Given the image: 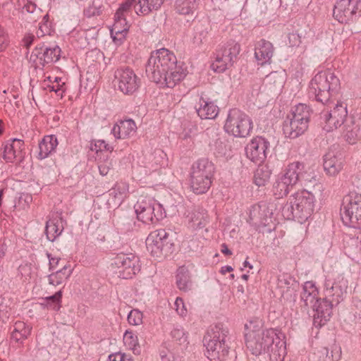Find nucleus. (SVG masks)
I'll use <instances>...</instances> for the list:
<instances>
[{"label": "nucleus", "mask_w": 361, "mask_h": 361, "mask_svg": "<svg viewBox=\"0 0 361 361\" xmlns=\"http://www.w3.org/2000/svg\"><path fill=\"white\" fill-rule=\"evenodd\" d=\"M176 312L181 317H185L188 314L186 306L181 298H177L174 302Z\"/></svg>", "instance_id": "obj_55"}, {"label": "nucleus", "mask_w": 361, "mask_h": 361, "mask_svg": "<svg viewBox=\"0 0 361 361\" xmlns=\"http://www.w3.org/2000/svg\"><path fill=\"white\" fill-rule=\"evenodd\" d=\"M109 361H133L129 356L121 353H116L109 355Z\"/></svg>", "instance_id": "obj_59"}, {"label": "nucleus", "mask_w": 361, "mask_h": 361, "mask_svg": "<svg viewBox=\"0 0 361 361\" xmlns=\"http://www.w3.org/2000/svg\"><path fill=\"white\" fill-rule=\"evenodd\" d=\"M164 0H138L134 6L135 13L139 16H147L153 11L158 10Z\"/></svg>", "instance_id": "obj_31"}, {"label": "nucleus", "mask_w": 361, "mask_h": 361, "mask_svg": "<svg viewBox=\"0 0 361 361\" xmlns=\"http://www.w3.org/2000/svg\"><path fill=\"white\" fill-rule=\"evenodd\" d=\"M129 193V185L126 182L119 181L109 190V201L114 205L120 206L127 198Z\"/></svg>", "instance_id": "obj_27"}, {"label": "nucleus", "mask_w": 361, "mask_h": 361, "mask_svg": "<svg viewBox=\"0 0 361 361\" xmlns=\"http://www.w3.org/2000/svg\"><path fill=\"white\" fill-rule=\"evenodd\" d=\"M64 82L61 83H56L53 84L52 85L49 86L50 90L55 92L58 96H60L61 97H63V93L64 92L63 89Z\"/></svg>", "instance_id": "obj_62"}, {"label": "nucleus", "mask_w": 361, "mask_h": 361, "mask_svg": "<svg viewBox=\"0 0 361 361\" xmlns=\"http://www.w3.org/2000/svg\"><path fill=\"white\" fill-rule=\"evenodd\" d=\"M19 5L22 6V13L32 15L29 19L37 21L42 16V10L37 8L32 0H18Z\"/></svg>", "instance_id": "obj_38"}, {"label": "nucleus", "mask_w": 361, "mask_h": 361, "mask_svg": "<svg viewBox=\"0 0 361 361\" xmlns=\"http://www.w3.org/2000/svg\"><path fill=\"white\" fill-rule=\"evenodd\" d=\"M293 187L281 176L273 185V192L277 198L286 197Z\"/></svg>", "instance_id": "obj_40"}, {"label": "nucleus", "mask_w": 361, "mask_h": 361, "mask_svg": "<svg viewBox=\"0 0 361 361\" xmlns=\"http://www.w3.org/2000/svg\"><path fill=\"white\" fill-rule=\"evenodd\" d=\"M274 47L272 44L265 39L257 42L255 49V57L259 65H264L271 61L273 56Z\"/></svg>", "instance_id": "obj_25"}, {"label": "nucleus", "mask_w": 361, "mask_h": 361, "mask_svg": "<svg viewBox=\"0 0 361 361\" xmlns=\"http://www.w3.org/2000/svg\"><path fill=\"white\" fill-rule=\"evenodd\" d=\"M9 144L12 145L15 147L16 150L20 154L23 149L24 142L20 139L14 138Z\"/></svg>", "instance_id": "obj_64"}, {"label": "nucleus", "mask_w": 361, "mask_h": 361, "mask_svg": "<svg viewBox=\"0 0 361 361\" xmlns=\"http://www.w3.org/2000/svg\"><path fill=\"white\" fill-rule=\"evenodd\" d=\"M135 0H127L126 2L123 3L118 10L116 12V17L118 18L119 16L126 17V13L130 11L133 1Z\"/></svg>", "instance_id": "obj_53"}, {"label": "nucleus", "mask_w": 361, "mask_h": 361, "mask_svg": "<svg viewBox=\"0 0 361 361\" xmlns=\"http://www.w3.org/2000/svg\"><path fill=\"white\" fill-rule=\"evenodd\" d=\"M19 154L20 153L16 150L12 145L9 143L5 145L3 152V158L7 162H13Z\"/></svg>", "instance_id": "obj_49"}, {"label": "nucleus", "mask_w": 361, "mask_h": 361, "mask_svg": "<svg viewBox=\"0 0 361 361\" xmlns=\"http://www.w3.org/2000/svg\"><path fill=\"white\" fill-rule=\"evenodd\" d=\"M266 85H269L270 88H280L283 83V79L281 75L277 72L271 73L266 77Z\"/></svg>", "instance_id": "obj_47"}, {"label": "nucleus", "mask_w": 361, "mask_h": 361, "mask_svg": "<svg viewBox=\"0 0 361 361\" xmlns=\"http://www.w3.org/2000/svg\"><path fill=\"white\" fill-rule=\"evenodd\" d=\"M247 348L253 355L266 353L269 361H283L286 355L285 335L277 329H257L245 335Z\"/></svg>", "instance_id": "obj_2"}, {"label": "nucleus", "mask_w": 361, "mask_h": 361, "mask_svg": "<svg viewBox=\"0 0 361 361\" xmlns=\"http://www.w3.org/2000/svg\"><path fill=\"white\" fill-rule=\"evenodd\" d=\"M9 37L6 30L0 26V52L4 51L9 44Z\"/></svg>", "instance_id": "obj_54"}, {"label": "nucleus", "mask_w": 361, "mask_h": 361, "mask_svg": "<svg viewBox=\"0 0 361 361\" xmlns=\"http://www.w3.org/2000/svg\"><path fill=\"white\" fill-rule=\"evenodd\" d=\"M171 336L180 345L185 347L188 344V334L181 326H173L171 331Z\"/></svg>", "instance_id": "obj_45"}, {"label": "nucleus", "mask_w": 361, "mask_h": 361, "mask_svg": "<svg viewBox=\"0 0 361 361\" xmlns=\"http://www.w3.org/2000/svg\"><path fill=\"white\" fill-rule=\"evenodd\" d=\"M116 161L111 158H106L98 164V169L100 175L102 176L108 175L111 171L114 170Z\"/></svg>", "instance_id": "obj_48"}, {"label": "nucleus", "mask_w": 361, "mask_h": 361, "mask_svg": "<svg viewBox=\"0 0 361 361\" xmlns=\"http://www.w3.org/2000/svg\"><path fill=\"white\" fill-rule=\"evenodd\" d=\"M348 282L342 275H338L334 281L327 279L324 283L325 298L336 305L339 304L346 294Z\"/></svg>", "instance_id": "obj_16"}, {"label": "nucleus", "mask_w": 361, "mask_h": 361, "mask_svg": "<svg viewBox=\"0 0 361 361\" xmlns=\"http://www.w3.org/2000/svg\"><path fill=\"white\" fill-rule=\"evenodd\" d=\"M318 294L319 292L315 283L312 281H306L303 285L300 297L305 305L308 307L314 304L316 300H318Z\"/></svg>", "instance_id": "obj_35"}, {"label": "nucleus", "mask_w": 361, "mask_h": 361, "mask_svg": "<svg viewBox=\"0 0 361 361\" xmlns=\"http://www.w3.org/2000/svg\"><path fill=\"white\" fill-rule=\"evenodd\" d=\"M350 127L346 128V132L344 134V138L347 142L350 145L355 144L358 140L357 127L349 129Z\"/></svg>", "instance_id": "obj_52"}, {"label": "nucleus", "mask_w": 361, "mask_h": 361, "mask_svg": "<svg viewBox=\"0 0 361 361\" xmlns=\"http://www.w3.org/2000/svg\"><path fill=\"white\" fill-rule=\"evenodd\" d=\"M196 111L202 119H213L218 115L219 108L214 102L205 97L204 94L202 93L200 97L199 106L196 107Z\"/></svg>", "instance_id": "obj_23"}, {"label": "nucleus", "mask_w": 361, "mask_h": 361, "mask_svg": "<svg viewBox=\"0 0 361 361\" xmlns=\"http://www.w3.org/2000/svg\"><path fill=\"white\" fill-rule=\"evenodd\" d=\"M335 303L327 298L322 300H316L315 302L311 305L314 311V325L317 327H321L329 321L332 314V309Z\"/></svg>", "instance_id": "obj_21"}, {"label": "nucleus", "mask_w": 361, "mask_h": 361, "mask_svg": "<svg viewBox=\"0 0 361 361\" xmlns=\"http://www.w3.org/2000/svg\"><path fill=\"white\" fill-rule=\"evenodd\" d=\"M288 44L290 47H298L301 43V39L297 33H289L288 35Z\"/></svg>", "instance_id": "obj_58"}, {"label": "nucleus", "mask_w": 361, "mask_h": 361, "mask_svg": "<svg viewBox=\"0 0 361 361\" xmlns=\"http://www.w3.org/2000/svg\"><path fill=\"white\" fill-rule=\"evenodd\" d=\"M142 312L137 309L132 310L128 314V322L130 325L138 326L142 323Z\"/></svg>", "instance_id": "obj_50"}, {"label": "nucleus", "mask_w": 361, "mask_h": 361, "mask_svg": "<svg viewBox=\"0 0 361 361\" xmlns=\"http://www.w3.org/2000/svg\"><path fill=\"white\" fill-rule=\"evenodd\" d=\"M63 231V225L61 218L56 217L47 221L45 233L49 240L54 241Z\"/></svg>", "instance_id": "obj_33"}, {"label": "nucleus", "mask_w": 361, "mask_h": 361, "mask_svg": "<svg viewBox=\"0 0 361 361\" xmlns=\"http://www.w3.org/2000/svg\"><path fill=\"white\" fill-rule=\"evenodd\" d=\"M240 51V44L231 40L222 45L216 53V57L212 63V68L218 73H223L233 66Z\"/></svg>", "instance_id": "obj_14"}, {"label": "nucleus", "mask_w": 361, "mask_h": 361, "mask_svg": "<svg viewBox=\"0 0 361 361\" xmlns=\"http://www.w3.org/2000/svg\"><path fill=\"white\" fill-rule=\"evenodd\" d=\"M174 54L166 49L151 54L146 66L147 76L161 86L173 88L186 75L181 66H177Z\"/></svg>", "instance_id": "obj_1"}, {"label": "nucleus", "mask_w": 361, "mask_h": 361, "mask_svg": "<svg viewBox=\"0 0 361 361\" xmlns=\"http://www.w3.org/2000/svg\"><path fill=\"white\" fill-rule=\"evenodd\" d=\"M197 8L196 0H177L175 4L176 13L183 16H192Z\"/></svg>", "instance_id": "obj_36"}, {"label": "nucleus", "mask_w": 361, "mask_h": 361, "mask_svg": "<svg viewBox=\"0 0 361 361\" xmlns=\"http://www.w3.org/2000/svg\"><path fill=\"white\" fill-rule=\"evenodd\" d=\"M161 361H179V357L171 348V345L168 342H164L159 350Z\"/></svg>", "instance_id": "obj_44"}, {"label": "nucleus", "mask_w": 361, "mask_h": 361, "mask_svg": "<svg viewBox=\"0 0 361 361\" xmlns=\"http://www.w3.org/2000/svg\"><path fill=\"white\" fill-rule=\"evenodd\" d=\"M57 145L58 140L56 135H50L44 136L39 143V159H44L48 157L52 152H55Z\"/></svg>", "instance_id": "obj_29"}, {"label": "nucleus", "mask_w": 361, "mask_h": 361, "mask_svg": "<svg viewBox=\"0 0 361 361\" xmlns=\"http://www.w3.org/2000/svg\"><path fill=\"white\" fill-rule=\"evenodd\" d=\"M311 111L305 104H298L292 108L283 123L286 137L295 139L302 135L308 128Z\"/></svg>", "instance_id": "obj_6"}, {"label": "nucleus", "mask_w": 361, "mask_h": 361, "mask_svg": "<svg viewBox=\"0 0 361 361\" xmlns=\"http://www.w3.org/2000/svg\"><path fill=\"white\" fill-rule=\"evenodd\" d=\"M302 169V163L300 161H294L290 163L282 176L294 187L299 183L300 171Z\"/></svg>", "instance_id": "obj_32"}, {"label": "nucleus", "mask_w": 361, "mask_h": 361, "mask_svg": "<svg viewBox=\"0 0 361 361\" xmlns=\"http://www.w3.org/2000/svg\"><path fill=\"white\" fill-rule=\"evenodd\" d=\"M147 250L157 257H166L173 252V243L165 229H158L149 233L146 240Z\"/></svg>", "instance_id": "obj_13"}, {"label": "nucleus", "mask_w": 361, "mask_h": 361, "mask_svg": "<svg viewBox=\"0 0 361 361\" xmlns=\"http://www.w3.org/2000/svg\"><path fill=\"white\" fill-rule=\"evenodd\" d=\"M253 128L250 118L238 109L229 111L226 123L225 131L236 137H245Z\"/></svg>", "instance_id": "obj_11"}, {"label": "nucleus", "mask_w": 361, "mask_h": 361, "mask_svg": "<svg viewBox=\"0 0 361 361\" xmlns=\"http://www.w3.org/2000/svg\"><path fill=\"white\" fill-rule=\"evenodd\" d=\"M115 82L118 89L124 94L132 95L140 87L141 80L129 67H121L114 73Z\"/></svg>", "instance_id": "obj_15"}, {"label": "nucleus", "mask_w": 361, "mask_h": 361, "mask_svg": "<svg viewBox=\"0 0 361 361\" xmlns=\"http://www.w3.org/2000/svg\"><path fill=\"white\" fill-rule=\"evenodd\" d=\"M271 171L264 167L258 168L254 176V182L258 186L265 185L269 180Z\"/></svg>", "instance_id": "obj_46"}, {"label": "nucleus", "mask_w": 361, "mask_h": 361, "mask_svg": "<svg viewBox=\"0 0 361 361\" xmlns=\"http://www.w3.org/2000/svg\"><path fill=\"white\" fill-rule=\"evenodd\" d=\"M228 330L222 324L212 326L204 337L207 357L210 361H226L228 356L229 346L226 344Z\"/></svg>", "instance_id": "obj_5"}, {"label": "nucleus", "mask_w": 361, "mask_h": 361, "mask_svg": "<svg viewBox=\"0 0 361 361\" xmlns=\"http://www.w3.org/2000/svg\"><path fill=\"white\" fill-rule=\"evenodd\" d=\"M323 165L327 175L336 176L343 169V159L341 154L329 151L324 156Z\"/></svg>", "instance_id": "obj_22"}, {"label": "nucleus", "mask_w": 361, "mask_h": 361, "mask_svg": "<svg viewBox=\"0 0 361 361\" xmlns=\"http://www.w3.org/2000/svg\"><path fill=\"white\" fill-rule=\"evenodd\" d=\"M91 149L92 151H95L96 152L102 151L112 152L114 147L109 145L108 143H106L104 140H98L93 145H92Z\"/></svg>", "instance_id": "obj_51"}, {"label": "nucleus", "mask_w": 361, "mask_h": 361, "mask_svg": "<svg viewBox=\"0 0 361 361\" xmlns=\"http://www.w3.org/2000/svg\"><path fill=\"white\" fill-rule=\"evenodd\" d=\"M72 270L64 266L60 270L48 276L49 283L54 286H59L66 281L71 275Z\"/></svg>", "instance_id": "obj_39"}, {"label": "nucleus", "mask_w": 361, "mask_h": 361, "mask_svg": "<svg viewBox=\"0 0 361 361\" xmlns=\"http://www.w3.org/2000/svg\"><path fill=\"white\" fill-rule=\"evenodd\" d=\"M297 287H298V284L290 276L283 274L278 279L277 288L279 290L282 297H291Z\"/></svg>", "instance_id": "obj_30"}, {"label": "nucleus", "mask_w": 361, "mask_h": 361, "mask_svg": "<svg viewBox=\"0 0 361 361\" xmlns=\"http://www.w3.org/2000/svg\"><path fill=\"white\" fill-rule=\"evenodd\" d=\"M129 26L126 22V17L114 16V23L111 29V37L116 43L121 44L125 39Z\"/></svg>", "instance_id": "obj_28"}, {"label": "nucleus", "mask_w": 361, "mask_h": 361, "mask_svg": "<svg viewBox=\"0 0 361 361\" xmlns=\"http://www.w3.org/2000/svg\"><path fill=\"white\" fill-rule=\"evenodd\" d=\"M207 213L204 209L195 208L186 216L188 227L192 231L203 228L207 224Z\"/></svg>", "instance_id": "obj_26"}, {"label": "nucleus", "mask_w": 361, "mask_h": 361, "mask_svg": "<svg viewBox=\"0 0 361 361\" xmlns=\"http://www.w3.org/2000/svg\"><path fill=\"white\" fill-rule=\"evenodd\" d=\"M341 356V348L334 345L331 349L323 348L318 351V361H338Z\"/></svg>", "instance_id": "obj_37"}, {"label": "nucleus", "mask_w": 361, "mask_h": 361, "mask_svg": "<svg viewBox=\"0 0 361 361\" xmlns=\"http://www.w3.org/2000/svg\"><path fill=\"white\" fill-rule=\"evenodd\" d=\"M35 39V37L33 34L26 33L22 39V45L27 49H29V47L33 43Z\"/></svg>", "instance_id": "obj_61"}, {"label": "nucleus", "mask_w": 361, "mask_h": 361, "mask_svg": "<svg viewBox=\"0 0 361 361\" xmlns=\"http://www.w3.org/2000/svg\"><path fill=\"white\" fill-rule=\"evenodd\" d=\"M123 343L125 346L132 350L134 354L140 353V347L137 335L132 331L127 330L123 335Z\"/></svg>", "instance_id": "obj_41"}, {"label": "nucleus", "mask_w": 361, "mask_h": 361, "mask_svg": "<svg viewBox=\"0 0 361 361\" xmlns=\"http://www.w3.org/2000/svg\"><path fill=\"white\" fill-rule=\"evenodd\" d=\"M333 16L341 23L361 31V0H339L334 5Z\"/></svg>", "instance_id": "obj_8"}, {"label": "nucleus", "mask_w": 361, "mask_h": 361, "mask_svg": "<svg viewBox=\"0 0 361 361\" xmlns=\"http://www.w3.org/2000/svg\"><path fill=\"white\" fill-rule=\"evenodd\" d=\"M347 114L346 105L342 102L338 103L332 110L324 114L326 122L324 129L328 132L337 129L343 124Z\"/></svg>", "instance_id": "obj_20"}, {"label": "nucleus", "mask_w": 361, "mask_h": 361, "mask_svg": "<svg viewBox=\"0 0 361 361\" xmlns=\"http://www.w3.org/2000/svg\"><path fill=\"white\" fill-rule=\"evenodd\" d=\"M272 206L265 202L253 205L249 210L250 221L256 226H266L272 221Z\"/></svg>", "instance_id": "obj_19"}, {"label": "nucleus", "mask_w": 361, "mask_h": 361, "mask_svg": "<svg viewBox=\"0 0 361 361\" xmlns=\"http://www.w3.org/2000/svg\"><path fill=\"white\" fill-rule=\"evenodd\" d=\"M61 298H62V290H60L59 291H57L55 294H54L53 295H51V296H49V297H47L45 298V300L47 301V302H49L51 301V302L54 303V304H58L59 305L58 309H59L60 307V303L61 302Z\"/></svg>", "instance_id": "obj_60"}, {"label": "nucleus", "mask_w": 361, "mask_h": 361, "mask_svg": "<svg viewBox=\"0 0 361 361\" xmlns=\"http://www.w3.org/2000/svg\"><path fill=\"white\" fill-rule=\"evenodd\" d=\"M215 171L213 163L207 159L195 162L191 168L190 187L196 194H204L210 188Z\"/></svg>", "instance_id": "obj_7"}, {"label": "nucleus", "mask_w": 361, "mask_h": 361, "mask_svg": "<svg viewBox=\"0 0 361 361\" xmlns=\"http://www.w3.org/2000/svg\"><path fill=\"white\" fill-rule=\"evenodd\" d=\"M61 49L59 46L44 47V44H39L33 49L30 59L35 61L38 59V63L44 66L45 64L56 62L61 56Z\"/></svg>", "instance_id": "obj_18"}, {"label": "nucleus", "mask_w": 361, "mask_h": 361, "mask_svg": "<svg viewBox=\"0 0 361 361\" xmlns=\"http://www.w3.org/2000/svg\"><path fill=\"white\" fill-rule=\"evenodd\" d=\"M50 34V28L48 25H40L39 26V29L37 31V37H44L46 35Z\"/></svg>", "instance_id": "obj_63"}, {"label": "nucleus", "mask_w": 361, "mask_h": 361, "mask_svg": "<svg viewBox=\"0 0 361 361\" xmlns=\"http://www.w3.org/2000/svg\"><path fill=\"white\" fill-rule=\"evenodd\" d=\"M156 157L152 154L147 158L148 161L145 163V167L147 169L145 172L146 173H151L158 169L159 163H158L157 161H154Z\"/></svg>", "instance_id": "obj_56"}, {"label": "nucleus", "mask_w": 361, "mask_h": 361, "mask_svg": "<svg viewBox=\"0 0 361 361\" xmlns=\"http://www.w3.org/2000/svg\"><path fill=\"white\" fill-rule=\"evenodd\" d=\"M134 209L137 219L146 224H157L166 216L162 205L150 197L140 198Z\"/></svg>", "instance_id": "obj_10"}, {"label": "nucleus", "mask_w": 361, "mask_h": 361, "mask_svg": "<svg viewBox=\"0 0 361 361\" xmlns=\"http://www.w3.org/2000/svg\"><path fill=\"white\" fill-rule=\"evenodd\" d=\"M101 13L100 6H97L94 4L88 6L84 10V15L87 18H91L95 16H99Z\"/></svg>", "instance_id": "obj_57"}, {"label": "nucleus", "mask_w": 361, "mask_h": 361, "mask_svg": "<svg viewBox=\"0 0 361 361\" xmlns=\"http://www.w3.org/2000/svg\"><path fill=\"white\" fill-rule=\"evenodd\" d=\"M137 126L134 121L127 119L117 122L111 130L116 139H126L133 136L136 132Z\"/></svg>", "instance_id": "obj_24"}, {"label": "nucleus", "mask_w": 361, "mask_h": 361, "mask_svg": "<svg viewBox=\"0 0 361 361\" xmlns=\"http://www.w3.org/2000/svg\"><path fill=\"white\" fill-rule=\"evenodd\" d=\"M340 87L338 78L329 70L319 71L309 85V97L322 104H326Z\"/></svg>", "instance_id": "obj_4"}, {"label": "nucleus", "mask_w": 361, "mask_h": 361, "mask_svg": "<svg viewBox=\"0 0 361 361\" xmlns=\"http://www.w3.org/2000/svg\"><path fill=\"white\" fill-rule=\"evenodd\" d=\"M140 268L139 257L133 253L120 252L111 259V270L121 279H132Z\"/></svg>", "instance_id": "obj_9"}, {"label": "nucleus", "mask_w": 361, "mask_h": 361, "mask_svg": "<svg viewBox=\"0 0 361 361\" xmlns=\"http://www.w3.org/2000/svg\"><path fill=\"white\" fill-rule=\"evenodd\" d=\"M190 276L188 271L185 267H180L177 270L176 284L178 288L186 291L190 288Z\"/></svg>", "instance_id": "obj_43"}, {"label": "nucleus", "mask_w": 361, "mask_h": 361, "mask_svg": "<svg viewBox=\"0 0 361 361\" xmlns=\"http://www.w3.org/2000/svg\"><path fill=\"white\" fill-rule=\"evenodd\" d=\"M32 328L24 322L18 321L13 326L11 338L16 343H22L31 334Z\"/></svg>", "instance_id": "obj_34"}, {"label": "nucleus", "mask_w": 361, "mask_h": 361, "mask_svg": "<svg viewBox=\"0 0 361 361\" xmlns=\"http://www.w3.org/2000/svg\"><path fill=\"white\" fill-rule=\"evenodd\" d=\"M315 196L307 188L298 190L290 196L289 202L282 208V215L286 219L306 221L313 213Z\"/></svg>", "instance_id": "obj_3"}, {"label": "nucleus", "mask_w": 361, "mask_h": 361, "mask_svg": "<svg viewBox=\"0 0 361 361\" xmlns=\"http://www.w3.org/2000/svg\"><path fill=\"white\" fill-rule=\"evenodd\" d=\"M299 183L305 188H308L312 185L314 187L317 184L316 176L312 170L306 169L302 163V169L300 171Z\"/></svg>", "instance_id": "obj_42"}, {"label": "nucleus", "mask_w": 361, "mask_h": 361, "mask_svg": "<svg viewBox=\"0 0 361 361\" xmlns=\"http://www.w3.org/2000/svg\"><path fill=\"white\" fill-rule=\"evenodd\" d=\"M340 214L345 226L359 227L361 224V195L353 192L344 197Z\"/></svg>", "instance_id": "obj_12"}, {"label": "nucleus", "mask_w": 361, "mask_h": 361, "mask_svg": "<svg viewBox=\"0 0 361 361\" xmlns=\"http://www.w3.org/2000/svg\"><path fill=\"white\" fill-rule=\"evenodd\" d=\"M269 147V142L267 139L257 136L245 147L246 156L252 162L260 164L266 159Z\"/></svg>", "instance_id": "obj_17"}]
</instances>
